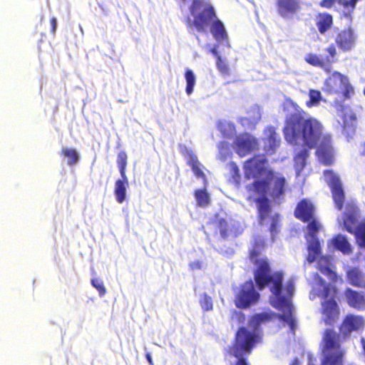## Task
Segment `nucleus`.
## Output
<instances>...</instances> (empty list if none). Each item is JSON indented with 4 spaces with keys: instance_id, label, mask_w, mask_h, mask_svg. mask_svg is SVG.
<instances>
[{
    "instance_id": "nucleus-1",
    "label": "nucleus",
    "mask_w": 365,
    "mask_h": 365,
    "mask_svg": "<svg viewBox=\"0 0 365 365\" xmlns=\"http://www.w3.org/2000/svg\"><path fill=\"white\" fill-rule=\"evenodd\" d=\"M284 110L290 113L287 117L284 134L286 140L292 144L303 147L294 156V167L299 176L306 165L307 150L305 145L312 148L317 144V155L319 160L326 165L334 160V151L329 135H322V126L315 118L307 117L306 113L291 99L283 103Z\"/></svg>"
},
{
    "instance_id": "nucleus-2",
    "label": "nucleus",
    "mask_w": 365,
    "mask_h": 365,
    "mask_svg": "<svg viewBox=\"0 0 365 365\" xmlns=\"http://www.w3.org/2000/svg\"><path fill=\"white\" fill-rule=\"evenodd\" d=\"M244 172L245 178L255 180L249 190L255 193L250 198H253L257 204L259 222L262 225L270 222V232L273 234L277 232L279 216L270 209L269 197L277 203L280 202L284 194L285 179L282 175L273 173L268 169L267 161L262 155L246 161Z\"/></svg>"
},
{
    "instance_id": "nucleus-3",
    "label": "nucleus",
    "mask_w": 365,
    "mask_h": 365,
    "mask_svg": "<svg viewBox=\"0 0 365 365\" xmlns=\"http://www.w3.org/2000/svg\"><path fill=\"white\" fill-rule=\"evenodd\" d=\"M264 240L261 237L255 238L254 245L250 250V260L255 264V279L260 289L269 286L272 292L270 303L276 309L282 312L280 315L282 321L289 325L294 331L295 320L293 315L292 297L294 292V282L289 280L282 286V274L281 272L271 273L269 263L265 257L261 255L264 248Z\"/></svg>"
},
{
    "instance_id": "nucleus-4",
    "label": "nucleus",
    "mask_w": 365,
    "mask_h": 365,
    "mask_svg": "<svg viewBox=\"0 0 365 365\" xmlns=\"http://www.w3.org/2000/svg\"><path fill=\"white\" fill-rule=\"evenodd\" d=\"M269 318L270 316L267 313L256 314L250 320L247 327H242L238 330L235 343L229 349L230 354L237 359L235 365H247L244 355L250 354L252 349L259 339L260 324Z\"/></svg>"
},
{
    "instance_id": "nucleus-5",
    "label": "nucleus",
    "mask_w": 365,
    "mask_h": 365,
    "mask_svg": "<svg viewBox=\"0 0 365 365\" xmlns=\"http://www.w3.org/2000/svg\"><path fill=\"white\" fill-rule=\"evenodd\" d=\"M191 14L194 17L193 26L198 31H206L213 21L210 31L215 38L221 41L227 38L223 24L218 19L214 21L215 11L207 0H194L191 6Z\"/></svg>"
},
{
    "instance_id": "nucleus-6",
    "label": "nucleus",
    "mask_w": 365,
    "mask_h": 365,
    "mask_svg": "<svg viewBox=\"0 0 365 365\" xmlns=\"http://www.w3.org/2000/svg\"><path fill=\"white\" fill-rule=\"evenodd\" d=\"M314 207L310 201L302 200L295 210V215L303 221L312 220L307 225V240L308 243L307 262L311 264L317 259L321 254L320 244L317 233L321 228L320 223L314 218Z\"/></svg>"
},
{
    "instance_id": "nucleus-7",
    "label": "nucleus",
    "mask_w": 365,
    "mask_h": 365,
    "mask_svg": "<svg viewBox=\"0 0 365 365\" xmlns=\"http://www.w3.org/2000/svg\"><path fill=\"white\" fill-rule=\"evenodd\" d=\"M335 289L331 284H327L318 275H314L312 291L310 299H314L317 296L322 297L324 302L322 304V320L326 324L331 325L338 319L339 309L334 300Z\"/></svg>"
},
{
    "instance_id": "nucleus-8",
    "label": "nucleus",
    "mask_w": 365,
    "mask_h": 365,
    "mask_svg": "<svg viewBox=\"0 0 365 365\" xmlns=\"http://www.w3.org/2000/svg\"><path fill=\"white\" fill-rule=\"evenodd\" d=\"M339 225L354 233L360 247H365V222H357V208L353 202H347L343 216L337 219Z\"/></svg>"
},
{
    "instance_id": "nucleus-9",
    "label": "nucleus",
    "mask_w": 365,
    "mask_h": 365,
    "mask_svg": "<svg viewBox=\"0 0 365 365\" xmlns=\"http://www.w3.org/2000/svg\"><path fill=\"white\" fill-rule=\"evenodd\" d=\"M324 90L330 93H341L345 98H349L354 93L347 77L336 71L326 79Z\"/></svg>"
},
{
    "instance_id": "nucleus-10",
    "label": "nucleus",
    "mask_w": 365,
    "mask_h": 365,
    "mask_svg": "<svg viewBox=\"0 0 365 365\" xmlns=\"http://www.w3.org/2000/svg\"><path fill=\"white\" fill-rule=\"evenodd\" d=\"M259 298V294L255 290L252 281L245 282L237 294L235 304L239 308H247L255 304Z\"/></svg>"
},
{
    "instance_id": "nucleus-11",
    "label": "nucleus",
    "mask_w": 365,
    "mask_h": 365,
    "mask_svg": "<svg viewBox=\"0 0 365 365\" xmlns=\"http://www.w3.org/2000/svg\"><path fill=\"white\" fill-rule=\"evenodd\" d=\"M324 178L331 187L336 207L341 210L344 200V193L339 178L331 170H326L324 172Z\"/></svg>"
},
{
    "instance_id": "nucleus-12",
    "label": "nucleus",
    "mask_w": 365,
    "mask_h": 365,
    "mask_svg": "<svg viewBox=\"0 0 365 365\" xmlns=\"http://www.w3.org/2000/svg\"><path fill=\"white\" fill-rule=\"evenodd\" d=\"M257 146V139L247 133L239 135L235 140L236 152L240 156L249 154L255 150Z\"/></svg>"
},
{
    "instance_id": "nucleus-13",
    "label": "nucleus",
    "mask_w": 365,
    "mask_h": 365,
    "mask_svg": "<svg viewBox=\"0 0 365 365\" xmlns=\"http://www.w3.org/2000/svg\"><path fill=\"white\" fill-rule=\"evenodd\" d=\"M299 5L296 0H277V11L284 19H292L299 11Z\"/></svg>"
},
{
    "instance_id": "nucleus-14",
    "label": "nucleus",
    "mask_w": 365,
    "mask_h": 365,
    "mask_svg": "<svg viewBox=\"0 0 365 365\" xmlns=\"http://www.w3.org/2000/svg\"><path fill=\"white\" fill-rule=\"evenodd\" d=\"M338 123L341 125L343 131L347 135H351L354 133L356 117L354 113L349 108H344L339 113Z\"/></svg>"
},
{
    "instance_id": "nucleus-15",
    "label": "nucleus",
    "mask_w": 365,
    "mask_h": 365,
    "mask_svg": "<svg viewBox=\"0 0 365 365\" xmlns=\"http://www.w3.org/2000/svg\"><path fill=\"white\" fill-rule=\"evenodd\" d=\"M264 150L267 154H273L279 147L280 140L273 128H267L263 134Z\"/></svg>"
},
{
    "instance_id": "nucleus-16",
    "label": "nucleus",
    "mask_w": 365,
    "mask_h": 365,
    "mask_svg": "<svg viewBox=\"0 0 365 365\" xmlns=\"http://www.w3.org/2000/svg\"><path fill=\"white\" fill-rule=\"evenodd\" d=\"M364 326V320L361 317L349 315L344 320L341 327V331L343 334L348 335L353 331L362 329Z\"/></svg>"
},
{
    "instance_id": "nucleus-17",
    "label": "nucleus",
    "mask_w": 365,
    "mask_h": 365,
    "mask_svg": "<svg viewBox=\"0 0 365 365\" xmlns=\"http://www.w3.org/2000/svg\"><path fill=\"white\" fill-rule=\"evenodd\" d=\"M261 119V110L258 106H252L247 115L241 118V123L249 129L253 128Z\"/></svg>"
},
{
    "instance_id": "nucleus-18",
    "label": "nucleus",
    "mask_w": 365,
    "mask_h": 365,
    "mask_svg": "<svg viewBox=\"0 0 365 365\" xmlns=\"http://www.w3.org/2000/svg\"><path fill=\"white\" fill-rule=\"evenodd\" d=\"M336 43L344 51L350 50L354 43V36L351 29L343 31L336 38Z\"/></svg>"
},
{
    "instance_id": "nucleus-19",
    "label": "nucleus",
    "mask_w": 365,
    "mask_h": 365,
    "mask_svg": "<svg viewBox=\"0 0 365 365\" xmlns=\"http://www.w3.org/2000/svg\"><path fill=\"white\" fill-rule=\"evenodd\" d=\"M317 264L319 270L322 274L327 275L328 278L333 282L337 281L338 277L336 272L333 270V266L330 262L329 257H322L319 258Z\"/></svg>"
},
{
    "instance_id": "nucleus-20",
    "label": "nucleus",
    "mask_w": 365,
    "mask_h": 365,
    "mask_svg": "<svg viewBox=\"0 0 365 365\" xmlns=\"http://www.w3.org/2000/svg\"><path fill=\"white\" fill-rule=\"evenodd\" d=\"M128 186V180L126 175L121 177L115 183L114 193L118 203H123L126 198V191Z\"/></svg>"
},
{
    "instance_id": "nucleus-21",
    "label": "nucleus",
    "mask_w": 365,
    "mask_h": 365,
    "mask_svg": "<svg viewBox=\"0 0 365 365\" xmlns=\"http://www.w3.org/2000/svg\"><path fill=\"white\" fill-rule=\"evenodd\" d=\"M220 232L222 237L225 238L230 235L239 233L238 226L231 219H222L219 221Z\"/></svg>"
},
{
    "instance_id": "nucleus-22",
    "label": "nucleus",
    "mask_w": 365,
    "mask_h": 365,
    "mask_svg": "<svg viewBox=\"0 0 365 365\" xmlns=\"http://www.w3.org/2000/svg\"><path fill=\"white\" fill-rule=\"evenodd\" d=\"M347 279L350 284L357 287L365 284L364 273L356 267H350L346 271Z\"/></svg>"
},
{
    "instance_id": "nucleus-23",
    "label": "nucleus",
    "mask_w": 365,
    "mask_h": 365,
    "mask_svg": "<svg viewBox=\"0 0 365 365\" xmlns=\"http://www.w3.org/2000/svg\"><path fill=\"white\" fill-rule=\"evenodd\" d=\"M346 296L350 306L356 309L365 308V298L361 294L347 289Z\"/></svg>"
},
{
    "instance_id": "nucleus-24",
    "label": "nucleus",
    "mask_w": 365,
    "mask_h": 365,
    "mask_svg": "<svg viewBox=\"0 0 365 365\" xmlns=\"http://www.w3.org/2000/svg\"><path fill=\"white\" fill-rule=\"evenodd\" d=\"M332 243L334 247L344 255H350L352 252L351 246L344 235H338L332 240Z\"/></svg>"
},
{
    "instance_id": "nucleus-25",
    "label": "nucleus",
    "mask_w": 365,
    "mask_h": 365,
    "mask_svg": "<svg viewBox=\"0 0 365 365\" xmlns=\"http://www.w3.org/2000/svg\"><path fill=\"white\" fill-rule=\"evenodd\" d=\"M61 154L66 159V163L70 166L77 164L79 161L80 155L74 148L63 147L61 150Z\"/></svg>"
},
{
    "instance_id": "nucleus-26",
    "label": "nucleus",
    "mask_w": 365,
    "mask_h": 365,
    "mask_svg": "<svg viewBox=\"0 0 365 365\" xmlns=\"http://www.w3.org/2000/svg\"><path fill=\"white\" fill-rule=\"evenodd\" d=\"M358 0H322L320 3V5L322 7L325 8H331L334 4H338L344 7L345 9H347L349 12V9L351 8L353 10L355 7L356 3Z\"/></svg>"
},
{
    "instance_id": "nucleus-27",
    "label": "nucleus",
    "mask_w": 365,
    "mask_h": 365,
    "mask_svg": "<svg viewBox=\"0 0 365 365\" xmlns=\"http://www.w3.org/2000/svg\"><path fill=\"white\" fill-rule=\"evenodd\" d=\"M188 163L192 167L195 175L198 178H204L205 175L202 170V165L198 161L197 156L192 152H187Z\"/></svg>"
},
{
    "instance_id": "nucleus-28",
    "label": "nucleus",
    "mask_w": 365,
    "mask_h": 365,
    "mask_svg": "<svg viewBox=\"0 0 365 365\" xmlns=\"http://www.w3.org/2000/svg\"><path fill=\"white\" fill-rule=\"evenodd\" d=\"M218 129L224 137L232 138L236 133L235 125L231 122L222 120L218 123Z\"/></svg>"
},
{
    "instance_id": "nucleus-29",
    "label": "nucleus",
    "mask_w": 365,
    "mask_h": 365,
    "mask_svg": "<svg viewBox=\"0 0 365 365\" xmlns=\"http://www.w3.org/2000/svg\"><path fill=\"white\" fill-rule=\"evenodd\" d=\"M332 24V17L327 14H319L317 18V26L321 34L325 33Z\"/></svg>"
},
{
    "instance_id": "nucleus-30",
    "label": "nucleus",
    "mask_w": 365,
    "mask_h": 365,
    "mask_svg": "<svg viewBox=\"0 0 365 365\" xmlns=\"http://www.w3.org/2000/svg\"><path fill=\"white\" fill-rule=\"evenodd\" d=\"M217 158L222 161L227 160L232 155L230 147L225 141L220 142L217 145Z\"/></svg>"
},
{
    "instance_id": "nucleus-31",
    "label": "nucleus",
    "mask_w": 365,
    "mask_h": 365,
    "mask_svg": "<svg viewBox=\"0 0 365 365\" xmlns=\"http://www.w3.org/2000/svg\"><path fill=\"white\" fill-rule=\"evenodd\" d=\"M185 78L186 81V93L190 96L192 93L194 87L196 83V77L193 71L190 69H186L185 73Z\"/></svg>"
},
{
    "instance_id": "nucleus-32",
    "label": "nucleus",
    "mask_w": 365,
    "mask_h": 365,
    "mask_svg": "<svg viewBox=\"0 0 365 365\" xmlns=\"http://www.w3.org/2000/svg\"><path fill=\"white\" fill-rule=\"evenodd\" d=\"M195 197L198 206L205 207L210 204V198L209 194L204 190H197L195 192Z\"/></svg>"
},
{
    "instance_id": "nucleus-33",
    "label": "nucleus",
    "mask_w": 365,
    "mask_h": 365,
    "mask_svg": "<svg viewBox=\"0 0 365 365\" xmlns=\"http://www.w3.org/2000/svg\"><path fill=\"white\" fill-rule=\"evenodd\" d=\"M305 61L312 66L323 68L327 71H329L327 68V64L324 61V60L315 54L309 53L306 55Z\"/></svg>"
},
{
    "instance_id": "nucleus-34",
    "label": "nucleus",
    "mask_w": 365,
    "mask_h": 365,
    "mask_svg": "<svg viewBox=\"0 0 365 365\" xmlns=\"http://www.w3.org/2000/svg\"><path fill=\"white\" fill-rule=\"evenodd\" d=\"M309 101L307 103L308 107L317 106L322 101V94L320 91L311 89L309 92Z\"/></svg>"
},
{
    "instance_id": "nucleus-35",
    "label": "nucleus",
    "mask_w": 365,
    "mask_h": 365,
    "mask_svg": "<svg viewBox=\"0 0 365 365\" xmlns=\"http://www.w3.org/2000/svg\"><path fill=\"white\" fill-rule=\"evenodd\" d=\"M227 168L232 176V182L235 185H238L240 180L238 167L235 163L232 162L227 165Z\"/></svg>"
},
{
    "instance_id": "nucleus-36",
    "label": "nucleus",
    "mask_w": 365,
    "mask_h": 365,
    "mask_svg": "<svg viewBox=\"0 0 365 365\" xmlns=\"http://www.w3.org/2000/svg\"><path fill=\"white\" fill-rule=\"evenodd\" d=\"M118 164L120 170L121 177H125V167L127 165V155L125 153L121 152L118 156Z\"/></svg>"
},
{
    "instance_id": "nucleus-37",
    "label": "nucleus",
    "mask_w": 365,
    "mask_h": 365,
    "mask_svg": "<svg viewBox=\"0 0 365 365\" xmlns=\"http://www.w3.org/2000/svg\"><path fill=\"white\" fill-rule=\"evenodd\" d=\"M200 305L203 310L210 311L212 309V299L206 294H204L200 298Z\"/></svg>"
},
{
    "instance_id": "nucleus-38",
    "label": "nucleus",
    "mask_w": 365,
    "mask_h": 365,
    "mask_svg": "<svg viewBox=\"0 0 365 365\" xmlns=\"http://www.w3.org/2000/svg\"><path fill=\"white\" fill-rule=\"evenodd\" d=\"M91 284L99 292L101 296L105 294L106 290L102 280L99 279H93L91 280Z\"/></svg>"
},
{
    "instance_id": "nucleus-39",
    "label": "nucleus",
    "mask_w": 365,
    "mask_h": 365,
    "mask_svg": "<svg viewBox=\"0 0 365 365\" xmlns=\"http://www.w3.org/2000/svg\"><path fill=\"white\" fill-rule=\"evenodd\" d=\"M217 66L220 71L222 73L226 74L228 72L227 65L222 61L220 56H217Z\"/></svg>"
},
{
    "instance_id": "nucleus-40",
    "label": "nucleus",
    "mask_w": 365,
    "mask_h": 365,
    "mask_svg": "<svg viewBox=\"0 0 365 365\" xmlns=\"http://www.w3.org/2000/svg\"><path fill=\"white\" fill-rule=\"evenodd\" d=\"M190 267L192 270L200 269L202 267V263L199 260H196V261L192 262L190 264Z\"/></svg>"
},
{
    "instance_id": "nucleus-41",
    "label": "nucleus",
    "mask_w": 365,
    "mask_h": 365,
    "mask_svg": "<svg viewBox=\"0 0 365 365\" xmlns=\"http://www.w3.org/2000/svg\"><path fill=\"white\" fill-rule=\"evenodd\" d=\"M51 27H52L51 31L54 34L56 30V26H57V20L55 17H53L51 19Z\"/></svg>"
},
{
    "instance_id": "nucleus-42",
    "label": "nucleus",
    "mask_w": 365,
    "mask_h": 365,
    "mask_svg": "<svg viewBox=\"0 0 365 365\" xmlns=\"http://www.w3.org/2000/svg\"><path fill=\"white\" fill-rule=\"evenodd\" d=\"M328 53L330 54L331 58H334L336 55V48L334 46H330L327 48Z\"/></svg>"
},
{
    "instance_id": "nucleus-43",
    "label": "nucleus",
    "mask_w": 365,
    "mask_h": 365,
    "mask_svg": "<svg viewBox=\"0 0 365 365\" xmlns=\"http://www.w3.org/2000/svg\"><path fill=\"white\" fill-rule=\"evenodd\" d=\"M146 359L148 360L150 365H153V361L152 359L151 354L150 353H147L145 355Z\"/></svg>"
},
{
    "instance_id": "nucleus-44",
    "label": "nucleus",
    "mask_w": 365,
    "mask_h": 365,
    "mask_svg": "<svg viewBox=\"0 0 365 365\" xmlns=\"http://www.w3.org/2000/svg\"><path fill=\"white\" fill-rule=\"evenodd\" d=\"M361 344H362V347H363V349L365 352V339H361Z\"/></svg>"
},
{
    "instance_id": "nucleus-45",
    "label": "nucleus",
    "mask_w": 365,
    "mask_h": 365,
    "mask_svg": "<svg viewBox=\"0 0 365 365\" xmlns=\"http://www.w3.org/2000/svg\"><path fill=\"white\" fill-rule=\"evenodd\" d=\"M291 365H299V361L297 359H294V361L291 364Z\"/></svg>"
},
{
    "instance_id": "nucleus-46",
    "label": "nucleus",
    "mask_w": 365,
    "mask_h": 365,
    "mask_svg": "<svg viewBox=\"0 0 365 365\" xmlns=\"http://www.w3.org/2000/svg\"><path fill=\"white\" fill-rule=\"evenodd\" d=\"M211 52H212L214 55H215V56H218L217 53V51H216V49H215V48H212V49L211 50Z\"/></svg>"
},
{
    "instance_id": "nucleus-47",
    "label": "nucleus",
    "mask_w": 365,
    "mask_h": 365,
    "mask_svg": "<svg viewBox=\"0 0 365 365\" xmlns=\"http://www.w3.org/2000/svg\"><path fill=\"white\" fill-rule=\"evenodd\" d=\"M364 94L365 95V86H364Z\"/></svg>"
}]
</instances>
